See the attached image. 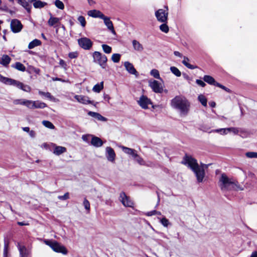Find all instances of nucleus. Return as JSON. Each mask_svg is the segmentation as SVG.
I'll return each instance as SVG.
<instances>
[{
    "instance_id": "f257e3e1",
    "label": "nucleus",
    "mask_w": 257,
    "mask_h": 257,
    "mask_svg": "<svg viewBox=\"0 0 257 257\" xmlns=\"http://www.w3.org/2000/svg\"><path fill=\"white\" fill-rule=\"evenodd\" d=\"M181 163L187 166L193 172L198 183L203 182L205 175V169L208 168L209 164L201 163L199 165L195 158L187 155L183 157Z\"/></svg>"
},
{
    "instance_id": "f03ea898",
    "label": "nucleus",
    "mask_w": 257,
    "mask_h": 257,
    "mask_svg": "<svg viewBox=\"0 0 257 257\" xmlns=\"http://www.w3.org/2000/svg\"><path fill=\"white\" fill-rule=\"evenodd\" d=\"M171 105L173 108L178 110L181 114L186 115L189 111L190 104L186 97L178 95L171 100Z\"/></svg>"
},
{
    "instance_id": "7ed1b4c3",
    "label": "nucleus",
    "mask_w": 257,
    "mask_h": 257,
    "mask_svg": "<svg viewBox=\"0 0 257 257\" xmlns=\"http://www.w3.org/2000/svg\"><path fill=\"white\" fill-rule=\"evenodd\" d=\"M46 244L49 246L54 251L62 253L64 254L67 253V250L65 247L56 241L45 240Z\"/></svg>"
},
{
    "instance_id": "20e7f679",
    "label": "nucleus",
    "mask_w": 257,
    "mask_h": 257,
    "mask_svg": "<svg viewBox=\"0 0 257 257\" xmlns=\"http://www.w3.org/2000/svg\"><path fill=\"white\" fill-rule=\"evenodd\" d=\"M222 185L221 188L223 189H234L236 186L235 182L229 179L225 174H222L220 179Z\"/></svg>"
},
{
    "instance_id": "39448f33",
    "label": "nucleus",
    "mask_w": 257,
    "mask_h": 257,
    "mask_svg": "<svg viewBox=\"0 0 257 257\" xmlns=\"http://www.w3.org/2000/svg\"><path fill=\"white\" fill-rule=\"evenodd\" d=\"M92 56L94 62L98 63L102 68H105L107 58L105 55L99 52L95 51Z\"/></svg>"
},
{
    "instance_id": "423d86ee",
    "label": "nucleus",
    "mask_w": 257,
    "mask_h": 257,
    "mask_svg": "<svg viewBox=\"0 0 257 257\" xmlns=\"http://www.w3.org/2000/svg\"><path fill=\"white\" fill-rule=\"evenodd\" d=\"M78 43L80 47L84 50H90L93 44L91 40L86 37L79 39Z\"/></svg>"
},
{
    "instance_id": "0eeeda50",
    "label": "nucleus",
    "mask_w": 257,
    "mask_h": 257,
    "mask_svg": "<svg viewBox=\"0 0 257 257\" xmlns=\"http://www.w3.org/2000/svg\"><path fill=\"white\" fill-rule=\"evenodd\" d=\"M10 27L11 31L14 33L20 32L23 28L21 22L17 19H13L11 21Z\"/></svg>"
},
{
    "instance_id": "6e6552de",
    "label": "nucleus",
    "mask_w": 257,
    "mask_h": 257,
    "mask_svg": "<svg viewBox=\"0 0 257 257\" xmlns=\"http://www.w3.org/2000/svg\"><path fill=\"white\" fill-rule=\"evenodd\" d=\"M168 13L163 9H159L155 12V16L158 21L161 23L167 22Z\"/></svg>"
},
{
    "instance_id": "1a4fd4ad",
    "label": "nucleus",
    "mask_w": 257,
    "mask_h": 257,
    "mask_svg": "<svg viewBox=\"0 0 257 257\" xmlns=\"http://www.w3.org/2000/svg\"><path fill=\"white\" fill-rule=\"evenodd\" d=\"M119 200L124 206L133 207L134 202L126 195L124 192H122L120 193Z\"/></svg>"
},
{
    "instance_id": "9d476101",
    "label": "nucleus",
    "mask_w": 257,
    "mask_h": 257,
    "mask_svg": "<svg viewBox=\"0 0 257 257\" xmlns=\"http://www.w3.org/2000/svg\"><path fill=\"white\" fill-rule=\"evenodd\" d=\"M149 86L153 91L156 93H162L163 91L162 84L157 80H150L149 81Z\"/></svg>"
},
{
    "instance_id": "9b49d317",
    "label": "nucleus",
    "mask_w": 257,
    "mask_h": 257,
    "mask_svg": "<svg viewBox=\"0 0 257 257\" xmlns=\"http://www.w3.org/2000/svg\"><path fill=\"white\" fill-rule=\"evenodd\" d=\"M138 103L142 108L146 109L148 108V104L151 103V101L146 96L143 95L138 100Z\"/></svg>"
},
{
    "instance_id": "f8f14e48",
    "label": "nucleus",
    "mask_w": 257,
    "mask_h": 257,
    "mask_svg": "<svg viewBox=\"0 0 257 257\" xmlns=\"http://www.w3.org/2000/svg\"><path fill=\"white\" fill-rule=\"evenodd\" d=\"M105 156L108 161L114 162L116 155L113 149L110 147H107L105 149Z\"/></svg>"
},
{
    "instance_id": "ddd939ff",
    "label": "nucleus",
    "mask_w": 257,
    "mask_h": 257,
    "mask_svg": "<svg viewBox=\"0 0 257 257\" xmlns=\"http://www.w3.org/2000/svg\"><path fill=\"white\" fill-rule=\"evenodd\" d=\"M101 19L103 20L104 23L107 27V29L113 34H115L112 22L110 21V18L104 16Z\"/></svg>"
},
{
    "instance_id": "4468645a",
    "label": "nucleus",
    "mask_w": 257,
    "mask_h": 257,
    "mask_svg": "<svg viewBox=\"0 0 257 257\" xmlns=\"http://www.w3.org/2000/svg\"><path fill=\"white\" fill-rule=\"evenodd\" d=\"M124 66L125 69L131 74L138 75V72L135 68L134 65L131 63L126 61L124 63Z\"/></svg>"
},
{
    "instance_id": "2eb2a0df",
    "label": "nucleus",
    "mask_w": 257,
    "mask_h": 257,
    "mask_svg": "<svg viewBox=\"0 0 257 257\" xmlns=\"http://www.w3.org/2000/svg\"><path fill=\"white\" fill-rule=\"evenodd\" d=\"M103 144V141L98 137L92 136L91 145L96 148L101 147Z\"/></svg>"
},
{
    "instance_id": "dca6fc26",
    "label": "nucleus",
    "mask_w": 257,
    "mask_h": 257,
    "mask_svg": "<svg viewBox=\"0 0 257 257\" xmlns=\"http://www.w3.org/2000/svg\"><path fill=\"white\" fill-rule=\"evenodd\" d=\"M11 61V57L6 54L2 55V57L0 58V64L5 67H7Z\"/></svg>"
},
{
    "instance_id": "f3484780",
    "label": "nucleus",
    "mask_w": 257,
    "mask_h": 257,
    "mask_svg": "<svg viewBox=\"0 0 257 257\" xmlns=\"http://www.w3.org/2000/svg\"><path fill=\"white\" fill-rule=\"evenodd\" d=\"M17 247L20 252V257H27L29 255V250L26 247L20 243H18Z\"/></svg>"
},
{
    "instance_id": "a211bd4d",
    "label": "nucleus",
    "mask_w": 257,
    "mask_h": 257,
    "mask_svg": "<svg viewBox=\"0 0 257 257\" xmlns=\"http://www.w3.org/2000/svg\"><path fill=\"white\" fill-rule=\"evenodd\" d=\"M88 15L92 18H99L102 19L104 16L100 11L96 10H90L88 12Z\"/></svg>"
},
{
    "instance_id": "6ab92c4d",
    "label": "nucleus",
    "mask_w": 257,
    "mask_h": 257,
    "mask_svg": "<svg viewBox=\"0 0 257 257\" xmlns=\"http://www.w3.org/2000/svg\"><path fill=\"white\" fill-rule=\"evenodd\" d=\"M74 98L79 102L84 104H90L92 103L91 101L88 99V97L85 96L76 95L74 96Z\"/></svg>"
},
{
    "instance_id": "aec40b11",
    "label": "nucleus",
    "mask_w": 257,
    "mask_h": 257,
    "mask_svg": "<svg viewBox=\"0 0 257 257\" xmlns=\"http://www.w3.org/2000/svg\"><path fill=\"white\" fill-rule=\"evenodd\" d=\"M134 49L138 52H141L144 50L143 46L137 40H134L132 41Z\"/></svg>"
},
{
    "instance_id": "412c9836",
    "label": "nucleus",
    "mask_w": 257,
    "mask_h": 257,
    "mask_svg": "<svg viewBox=\"0 0 257 257\" xmlns=\"http://www.w3.org/2000/svg\"><path fill=\"white\" fill-rule=\"evenodd\" d=\"M18 4L23 7L29 13L31 12V5L26 0H17Z\"/></svg>"
},
{
    "instance_id": "4be33fe9",
    "label": "nucleus",
    "mask_w": 257,
    "mask_h": 257,
    "mask_svg": "<svg viewBox=\"0 0 257 257\" xmlns=\"http://www.w3.org/2000/svg\"><path fill=\"white\" fill-rule=\"evenodd\" d=\"M67 149L65 147L62 146H55L53 151V153L56 155L59 156L66 152Z\"/></svg>"
},
{
    "instance_id": "5701e85b",
    "label": "nucleus",
    "mask_w": 257,
    "mask_h": 257,
    "mask_svg": "<svg viewBox=\"0 0 257 257\" xmlns=\"http://www.w3.org/2000/svg\"><path fill=\"white\" fill-rule=\"evenodd\" d=\"M203 80L209 84L214 86H216V84L218 83V82H217L210 75H204L203 77Z\"/></svg>"
},
{
    "instance_id": "b1692460",
    "label": "nucleus",
    "mask_w": 257,
    "mask_h": 257,
    "mask_svg": "<svg viewBox=\"0 0 257 257\" xmlns=\"http://www.w3.org/2000/svg\"><path fill=\"white\" fill-rule=\"evenodd\" d=\"M50 15L51 17L48 21V24L50 26H54L55 24L60 22L61 18L53 17L51 13H50Z\"/></svg>"
},
{
    "instance_id": "393cba45",
    "label": "nucleus",
    "mask_w": 257,
    "mask_h": 257,
    "mask_svg": "<svg viewBox=\"0 0 257 257\" xmlns=\"http://www.w3.org/2000/svg\"><path fill=\"white\" fill-rule=\"evenodd\" d=\"M121 149L123 152L126 154L132 156L133 157L137 154L136 151L134 149L122 146Z\"/></svg>"
},
{
    "instance_id": "a878e982",
    "label": "nucleus",
    "mask_w": 257,
    "mask_h": 257,
    "mask_svg": "<svg viewBox=\"0 0 257 257\" xmlns=\"http://www.w3.org/2000/svg\"><path fill=\"white\" fill-rule=\"evenodd\" d=\"M11 66L12 67L22 72H24L26 70L25 66L22 63L19 62H17L15 64L12 65Z\"/></svg>"
},
{
    "instance_id": "bb28decb",
    "label": "nucleus",
    "mask_w": 257,
    "mask_h": 257,
    "mask_svg": "<svg viewBox=\"0 0 257 257\" xmlns=\"http://www.w3.org/2000/svg\"><path fill=\"white\" fill-rule=\"evenodd\" d=\"M47 106V105L44 102L40 101H34L33 102V109L35 108H44Z\"/></svg>"
},
{
    "instance_id": "cd10ccee",
    "label": "nucleus",
    "mask_w": 257,
    "mask_h": 257,
    "mask_svg": "<svg viewBox=\"0 0 257 257\" xmlns=\"http://www.w3.org/2000/svg\"><path fill=\"white\" fill-rule=\"evenodd\" d=\"M17 87L19 89L28 92H30L31 90V87L29 85H25L20 81H19Z\"/></svg>"
},
{
    "instance_id": "c85d7f7f",
    "label": "nucleus",
    "mask_w": 257,
    "mask_h": 257,
    "mask_svg": "<svg viewBox=\"0 0 257 257\" xmlns=\"http://www.w3.org/2000/svg\"><path fill=\"white\" fill-rule=\"evenodd\" d=\"M41 44V41L38 39H35L31 41L28 45V48L30 49H33L35 47L40 46Z\"/></svg>"
},
{
    "instance_id": "c756f323",
    "label": "nucleus",
    "mask_w": 257,
    "mask_h": 257,
    "mask_svg": "<svg viewBox=\"0 0 257 257\" xmlns=\"http://www.w3.org/2000/svg\"><path fill=\"white\" fill-rule=\"evenodd\" d=\"M189 61V59L187 57H184V59L182 61V63L188 68L190 69H194L196 68H197V66H194L193 65H191L188 63Z\"/></svg>"
},
{
    "instance_id": "7c9ffc66",
    "label": "nucleus",
    "mask_w": 257,
    "mask_h": 257,
    "mask_svg": "<svg viewBox=\"0 0 257 257\" xmlns=\"http://www.w3.org/2000/svg\"><path fill=\"white\" fill-rule=\"evenodd\" d=\"M47 4L41 1H37L33 3L34 7L36 9H41L46 6Z\"/></svg>"
},
{
    "instance_id": "2f4dec72",
    "label": "nucleus",
    "mask_w": 257,
    "mask_h": 257,
    "mask_svg": "<svg viewBox=\"0 0 257 257\" xmlns=\"http://www.w3.org/2000/svg\"><path fill=\"white\" fill-rule=\"evenodd\" d=\"M38 93L40 95L43 96L47 98L48 99H49L50 100H54L55 99L54 96H53L50 92H43L42 91L39 90Z\"/></svg>"
},
{
    "instance_id": "473e14b6",
    "label": "nucleus",
    "mask_w": 257,
    "mask_h": 257,
    "mask_svg": "<svg viewBox=\"0 0 257 257\" xmlns=\"http://www.w3.org/2000/svg\"><path fill=\"white\" fill-rule=\"evenodd\" d=\"M103 88V82H101L100 84H95L92 90L94 92L99 93L102 89Z\"/></svg>"
},
{
    "instance_id": "72a5a7b5",
    "label": "nucleus",
    "mask_w": 257,
    "mask_h": 257,
    "mask_svg": "<svg viewBox=\"0 0 257 257\" xmlns=\"http://www.w3.org/2000/svg\"><path fill=\"white\" fill-rule=\"evenodd\" d=\"M210 133H218L221 135H226L228 133V128H219L212 130Z\"/></svg>"
},
{
    "instance_id": "f704fd0d",
    "label": "nucleus",
    "mask_w": 257,
    "mask_h": 257,
    "mask_svg": "<svg viewBox=\"0 0 257 257\" xmlns=\"http://www.w3.org/2000/svg\"><path fill=\"white\" fill-rule=\"evenodd\" d=\"M198 100L204 106H207V98L202 94H200L198 96Z\"/></svg>"
},
{
    "instance_id": "c9c22d12",
    "label": "nucleus",
    "mask_w": 257,
    "mask_h": 257,
    "mask_svg": "<svg viewBox=\"0 0 257 257\" xmlns=\"http://www.w3.org/2000/svg\"><path fill=\"white\" fill-rule=\"evenodd\" d=\"M9 246V242L8 240L5 239L4 240V256L3 257H7L8 249Z\"/></svg>"
},
{
    "instance_id": "e433bc0d",
    "label": "nucleus",
    "mask_w": 257,
    "mask_h": 257,
    "mask_svg": "<svg viewBox=\"0 0 257 257\" xmlns=\"http://www.w3.org/2000/svg\"><path fill=\"white\" fill-rule=\"evenodd\" d=\"M136 161L141 165H145L146 163L145 161L143 160V159L140 157L139 155L137 154V153L135 155V156L133 157Z\"/></svg>"
},
{
    "instance_id": "4c0bfd02",
    "label": "nucleus",
    "mask_w": 257,
    "mask_h": 257,
    "mask_svg": "<svg viewBox=\"0 0 257 257\" xmlns=\"http://www.w3.org/2000/svg\"><path fill=\"white\" fill-rule=\"evenodd\" d=\"M170 70L172 73H173L177 77H180L181 75V72L176 67L172 66L170 67Z\"/></svg>"
},
{
    "instance_id": "58836bf2",
    "label": "nucleus",
    "mask_w": 257,
    "mask_h": 257,
    "mask_svg": "<svg viewBox=\"0 0 257 257\" xmlns=\"http://www.w3.org/2000/svg\"><path fill=\"white\" fill-rule=\"evenodd\" d=\"M121 55L118 53H115L112 54L111 56V60L114 63H118L120 61Z\"/></svg>"
},
{
    "instance_id": "ea45409f",
    "label": "nucleus",
    "mask_w": 257,
    "mask_h": 257,
    "mask_svg": "<svg viewBox=\"0 0 257 257\" xmlns=\"http://www.w3.org/2000/svg\"><path fill=\"white\" fill-rule=\"evenodd\" d=\"M42 124L46 127L50 128V129H54L55 126L53 125V124L48 121V120H43L42 121Z\"/></svg>"
},
{
    "instance_id": "a19ab883",
    "label": "nucleus",
    "mask_w": 257,
    "mask_h": 257,
    "mask_svg": "<svg viewBox=\"0 0 257 257\" xmlns=\"http://www.w3.org/2000/svg\"><path fill=\"white\" fill-rule=\"evenodd\" d=\"M102 48L104 52L106 54H110L111 52V47L106 44L102 45Z\"/></svg>"
},
{
    "instance_id": "79ce46f5",
    "label": "nucleus",
    "mask_w": 257,
    "mask_h": 257,
    "mask_svg": "<svg viewBox=\"0 0 257 257\" xmlns=\"http://www.w3.org/2000/svg\"><path fill=\"white\" fill-rule=\"evenodd\" d=\"M150 74L152 76H153L155 78L159 79H161L160 76L159 72L157 69H152L151 71Z\"/></svg>"
},
{
    "instance_id": "37998d69",
    "label": "nucleus",
    "mask_w": 257,
    "mask_h": 257,
    "mask_svg": "<svg viewBox=\"0 0 257 257\" xmlns=\"http://www.w3.org/2000/svg\"><path fill=\"white\" fill-rule=\"evenodd\" d=\"M33 102L34 101L26 99L24 103V105L26 106L30 109H33Z\"/></svg>"
},
{
    "instance_id": "c03bdc74",
    "label": "nucleus",
    "mask_w": 257,
    "mask_h": 257,
    "mask_svg": "<svg viewBox=\"0 0 257 257\" xmlns=\"http://www.w3.org/2000/svg\"><path fill=\"white\" fill-rule=\"evenodd\" d=\"M55 5L57 8L60 10H63L64 9V5L63 3L60 0H56L55 2Z\"/></svg>"
},
{
    "instance_id": "a18cd8bd",
    "label": "nucleus",
    "mask_w": 257,
    "mask_h": 257,
    "mask_svg": "<svg viewBox=\"0 0 257 257\" xmlns=\"http://www.w3.org/2000/svg\"><path fill=\"white\" fill-rule=\"evenodd\" d=\"M245 156L248 158H257V153L249 152L245 153Z\"/></svg>"
},
{
    "instance_id": "49530a36",
    "label": "nucleus",
    "mask_w": 257,
    "mask_h": 257,
    "mask_svg": "<svg viewBox=\"0 0 257 257\" xmlns=\"http://www.w3.org/2000/svg\"><path fill=\"white\" fill-rule=\"evenodd\" d=\"M160 29L161 30V31L165 33H167L169 30L168 26H167V24L165 23L160 25Z\"/></svg>"
},
{
    "instance_id": "de8ad7c7",
    "label": "nucleus",
    "mask_w": 257,
    "mask_h": 257,
    "mask_svg": "<svg viewBox=\"0 0 257 257\" xmlns=\"http://www.w3.org/2000/svg\"><path fill=\"white\" fill-rule=\"evenodd\" d=\"M18 82H19L18 81H17L16 80H14V79H13L11 78H9L8 79V80L7 81V82H6V84H9V85H14V86H17Z\"/></svg>"
},
{
    "instance_id": "09e8293b",
    "label": "nucleus",
    "mask_w": 257,
    "mask_h": 257,
    "mask_svg": "<svg viewBox=\"0 0 257 257\" xmlns=\"http://www.w3.org/2000/svg\"><path fill=\"white\" fill-rule=\"evenodd\" d=\"M239 133H240L239 135L242 138H245L248 135L247 131L246 130L241 128H239Z\"/></svg>"
},
{
    "instance_id": "8fccbe9b",
    "label": "nucleus",
    "mask_w": 257,
    "mask_h": 257,
    "mask_svg": "<svg viewBox=\"0 0 257 257\" xmlns=\"http://www.w3.org/2000/svg\"><path fill=\"white\" fill-rule=\"evenodd\" d=\"M77 19L81 26L82 27H84L86 25V21L85 18L83 16H81L78 17Z\"/></svg>"
},
{
    "instance_id": "3c124183",
    "label": "nucleus",
    "mask_w": 257,
    "mask_h": 257,
    "mask_svg": "<svg viewBox=\"0 0 257 257\" xmlns=\"http://www.w3.org/2000/svg\"><path fill=\"white\" fill-rule=\"evenodd\" d=\"M83 206L85 209L87 210L88 212L90 211V203L88 200L85 198L83 202Z\"/></svg>"
},
{
    "instance_id": "603ef678",
    "label": "nucleus",
    "mask_w": 257,
    "mask_h": 257,
    "mask_svg": "<svg viewBox=\"0 0 257 257\" xmlns=\"http://www.w3.org/2000/svg\"><path fill=\"white\" fill-rule=\"evenodd\" d=\"M146 215L149 216L155 215H161V212L160 211H158L156 210H152L151 211H149L146 213Z\"/></svg>"
},
{
    "instance_id": "864d4df0",
    "label": "nucleus",
    "mask_w": 257,
    "mask_h": 257,
    "mask_svg": "<svg viewBox=\"0 0 257 257\" xmlns=\"http://www.w3.org/2000/svg\"><path fill=\"white\" fill-rule=\"evenodd\" d=\"M160 222L162 223V224L165 227H168V226L169 224V220L165 217L161 219Z\"/></svg>"
},
{
    "instance_id": "5fc2aeb1",
    "label": "nucleus",
    "mask_w": 257,
    "mask_h": 257,
    "mask_svg": "<svg viewBox=\"0 0 257 257\" xmlns=\"http://www.w3.org/2000/svg\"><path fill=\"white\" fill-rule=\"evenodd\" d=\"M239 128L234 127H228V132H232L234 135H238L239 133Z\"/></svg>"
},
{
    "instance_id": "6e6d98bb",
    "label": "nucleus",
    "mask_w": 257,
    "mask_h": 257,
    "mask_svg": "<svg viewBox=\"0 0 257 257\" xmlns=\"http://www.w3.org/2000/svg\"><path fill=\"white\" fill-rule=\"evenodd\" d=\"M58 198L61 200H65L69 198V193L67 192L64 195H60L58 196Z\"/></svg>"
},
{
    "instance_id": "4d7b16f0",
    "label": "nucleus",
    "mask_w": 257,
    "mask_h": 257,
    "mask_svg": "<svg viewBox=\"0 0 257 257\" xmlns=\"http://www.w3.org/2000/svg\"><path fill=\"white\" fill-rule=\"evenodd\" d=\"M78 54L77 52H70L68 54V56L70 59L76 58L78 57Z\"/></svg>"
},
{
    "instance_id": "13d9d810",
    "label": "nucleus",
    "mask_w": 257,
    "mask_h": 257,
    "mask_svg": "<svg viewBox=\"0 0 257 257\" xmlns=\"http://www.w3.org/2000/svg\"><path fill=\"white\" fill-rule=\"evenodd\" d=\"M26 99H16L14 101L15 104H21L24 105V103L25 102Z\"/></svg>"
},
{
    "instance_id": "bf43d9fd",
    "label": "nucleus",
    "mask_w": 257,
    "mask_h": 257,
    "mask_svg": "<svg viewBox=\"0 0 257 257\" xmlns=\"http://www.w3.org/2000/svg\"><path fill=\"white\" fill-rule=\"evenodd\" d=\"M216 86L220 87L228 92H230V90L229 88L226 87L225 86L222 85V84H221L219 83L216 84Z\"/></svg>"
},
{
    "instance_id": "052dcab7",
    "label": "nucleus",
    "mask_w": 257,
    "mask_h": 257,
    "mask_svg": "<svg viewBox=\"0 0 257 257\" xmlns=\"http://www.w3.org/2000/svg\"><path fill=\"white\" fill-rule=\"evenodd\" d=\"M96 119H97L98 120L102 121H105L107 120V118L104 117V116H102L99 113H98Z\"/></svg>"
},
{
    "instance_id": "680f3d73",
    "label": "nucleus",
    "mask_w": 257,
    "mask_h": 257,
    "mask_svg": "<svg viewBox=\"0 0 257 257\" xmlns=\"http://www.w3.org/2000/svg\"><path fill=\"white\" fill-rule=\"evenodd\" d=\"M196 83L198 85H200V86H201V87H205V85H206L205 83L204 82H203V81H202L201 80H200V79H197L196 80Z\"/></svg>"
},
{
    "instance_id": "e2e57ef3",
    "label": "nucleus",
    "mask_w": 257,
    "mask_h": 257,
    "mask_svg": "<svg viewBox=\"0 0 257 257\" xmlns=\"http://www.w3.org/2000/svg\"><path fill=\"white\" fill-rule=\"evenodd\" d=\"M59 64L61 65L64 69H67V64L66 62L62 59H61L59 61Z\"/></svg>"
},
{
    "instance_id": "0e129e2a",
    "label": "nucleus",
    "mask_w": 257,
    "mask_h": 257,
    "mask_svg": "<svg viewBox=\"0 0 257 257\" xmlns=\"http://www.w3.org/2000/svg\"><path fill=\"white\" fill-rule=\"evenodd\" d=\"M9 78L3 76L0 74V81L6 84Z\"/></svg>"
},
{
    "instance_id": "69168bd1",
    "label": "nucleus",
    "mask_w": 257,
    "mask_h": 257,
    "mask_svg": "<svg viewBox=\"0 0 257 257\" xmlns=\"http://www.w3.org/2000/svg\"><path fill=\"white\" fill-rule=\"evenodd\" d=\"M98 113H97V112H93V111H90L88 112V114L89 116H91L95 117V118H96V116H97Z\"/></svg>"
},
{
    "instance_id": "338daca9",
    "label": "nucleus",
    "mask_w": 257,
    "mask_h": 257,
    "mask_svg": "<svg viewBox=\"0 0 257 257\" xmlns=\"http://www.w3.org/2000/svg\"><path fill=\"white\" fill-rule=\"evenodd\" d=\"M183 76L185 79L189 81V83H190V81L192 80V78L186 74H183Z\"/></svg>"
},
{
    "instance_id": "774afa93",
    "label": "nucleus",
    "mask_w": 257,
    "mask_h": 257,
    "mask_svg": "<svg viewBox=\"0 0 257 257\" xmlns=\"http://www.w3.org/2000/svg\"><path fill=\"white\" fill-rule=\"evenodd\" d=\"M29 135L31 138H35L36 136V133L35 131L32 130L30 131L29 132Z\"/></svg>"
}]
</instances>
